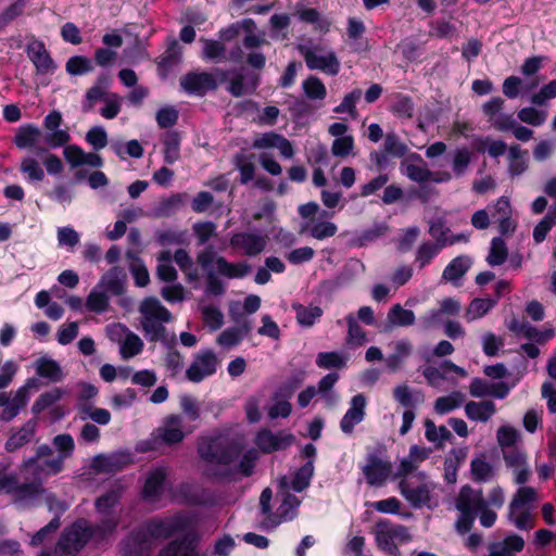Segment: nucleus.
Wrapping results in <instances>:
<instances>
[{
	"mask_svg": "<svg viewBox=\"0 0 556 556\" xmlns=\"http://www.w3.org/2000/svg\"><path fill=\"white\" fill-rule=\"evenodd\" d=\"M18 468L24 482H20L15 473L0 478V491L9 495L15 505L35 507L45 501L49 509L60 506L55 495L43 485L50 477L64 470V465L53 457V448L49 444L38 445L35 454L24 458Z\"/></svg>",
	"mask_w": 556,
	"mask_h": 556,
	"instance_id": "obj_1",
	"label": "nucleus"
},
{
	"mask_svg": "<svg viewBox=\"0 0 556 556\" xmlns=\"http://www.w3.org/2000/svg\"><path fill=\"white\" fill-rule=\"evenodd\" d=\"M140 325L149 342H161L166 348L176 344V334L164 326L173 319L172 313L156 299L147 298L139 305Z\"/></svg>",
	"mask_w": 556,
	"mask_h": 556,
	"instance_id": "obj_2",
	"label": "nucleus"
},
{
	"mask_svg": "<svg viewBox=\"0 0 556 556\" xmlns=\"http://www.w3.org/2000/svg\"><path fill=\"white\" fill-rule=\"evenodd\" d=\"M399 489L404 498L414 508H431L437 505L432 502L431 494L435 489V483L424 471H419L410 478L402 479L399 483Z\"/></svg>",
	"mask_w": 556,
	"mask_h": 556,
	"instance_id": "obj_3",
	"label": "nucleus"
},
{
	"mask_svg": "<svg viewBox=\"0 0 556 556\" xmlns=\"http://www.w3.org/2000/svg\"><path fill=\"white\" fill-rule=\"evenodd\" d=\"M191 519L185 513H177L164 517H153L142 523L152 544L159 539H168L176 534L187 532L191 528Z\"/></svg>",
	"mask_w": 556,
	"mask_h": 556,
	"instance_id": "obj_4",
	"label": "nucleus"
},
{
	"mask_svg": "<svg viewBox=\"0 0 556 556\" xmlns=\"http://www.w3.org/2000/svg\"><path fill=\"white\" fill-rule=\"evenodd\" d=\"M197 263L205 274L213 270L212 266L215 264L217 273L228 279H240L251 273V266L247 262L231 263L224 256H217L212 245L197 254Z\"/></svg>",
	"mask_w": 556,
	"mask_h": 556,
	"instance_id": "obj_5",
	"label": "nucleus"
},
{
	"mask_svg": "<svg viewBox=\"0 0 556 556\" xmlns=\"http://www.w3.org/2000/svg\"><path fill=\"white\" fill-rule=\"evenodd\" d=\"M296 49L309 70L320 71L330 76L339 74L341 64L333 51H327L324 47L313 46L311 42L300 43Z\"/></svg>",
	"mask_w": 556,
	"mask_h": 556,
	"instance_id": "obj_6",
	"label": "nucleus"
},
{
	"mask_svg": "<svg viewBox=\"0 0 556 556\" xmlns=\"http://www.w3.org/2000/svg\"><path fill=\"white\" fill-rule=\"evenodd\" d=\"M40 383L37 378H28L26 382L11 392H0V421L13 420L28 404L30 390L38 389Z\"/></svg>",
	"mask_w": 556,
	"mask_h": 556,
	"instance_id": "obj_7",
	"label": "nucleus"
},
{
	"mask_svg": "<svg viewBox=\"0 0 556 556\" xmlns=\"http://www.w3.org/2000/svg\"><path fill=\"white\" fill-rule=\"evenodd\" d=\"M202 459L211 464L229 465L236 456L228 438L222 433L202 437L198 444Z\"/></svg>",
	"mask_w": 556,
	"mask_h": 556,
	"instance_id": "obj_8",
	"label": "nucleus"
},
{
	"mask_svg": "<svg viewBox=\"0 0 556 556\" xmlns=\"http://www.w3.org/2000/svg\"><path fill=\"white\" fill-rule=\"evenodd\" d=\"M89 539H91L89 523L85 519H79L63 530L55 553L58 556H76Z\"/></svg>",
	"mask_w": 556,
	"mask_h": 556,
	"instance_id": "obj_9",
	"label": "nucleus"
},
{
	"mask_svg": "<svg viewBox=\"0 0 556 556\" xmlns=\"http://www.w3.org/2000/svg\"><path fill=\"white\" fill-rule=\"evenodd\" d=\"M374 534L378 547L394 556H400V551L395 541L399 540L401 542H405L410 539L405 526L393 525L387 519L377 521Z\"/></svg>",
	"mask_w": 556,
	"mask_h": 556,
	"instance_id": "obj_10",
	"label": "nucleus"
},
{
	"mask_svg": "<svg viewBox=\"0 0 556 556\" xmlns=\"http://www.w3.org/2000/svg\"><path fill=\"white\" fill-rule=\"evenodd\" d=\"M219 366V359L212 350L198 352L190 366L186 370V378L193 383H199L213 376Z\"/></svg>",
	"mask_w": 556,
	"mask_h": 556,
	"instance_id": "obj_11",
	"label": "nucleus"
},
{
	"mask_svg": "<svg viewBox=\"0 0 556 556\" xmlns=\"http://www.w3.org/2000/svg\"><path fill=\"white\" fill-rule=\"evenodd\" d=\"M218 81L215 71L213 73L194 71L180 78V87L188 94L203 97L208 91L216 90Z\"/></svg>",
	"mask_w": 556,
	"mask_h": 556,
	"instance_id": "obj_12",
	"label": "nucleus"
},
{
	"mask_svg": "<svg viewBox=\"0 0 556 556\" xmlns=\"http://www.w3.org/2000/svg\"><path fill=\"white\" fill-rule=\"evenodd\" d=\"M230 247L249 257L261 254L267 245V237L257 231H239L230 237Z\"/></svg>",
	"mask_w": 556,
	"mask_h": 556,
	"instance_id": "obj_13",
	"label": "nucleus"
},
{
	"mask_svg": "<svg viewBox=\"0 0 556 556\" xmlns=\"http://www.w3.org/2000/svg\"><path fill=\"white\" fill-rule=\"evenodd\" d=\"M219 83L228 81L227 90L233 97H242L253 92L257 87V78L248 76L239 71L215 68Z\"/></svg>",
	"mask_w": 556,
	"mask_h": 556,
	"instance_id": "obj_14",
	"label": "nucleus"
},
{
	"mask_svg": "<svg viewBox=\"0 0 556 556\" xmlns=\"http://www.w3.org/2000/svg\"><path fill=\"white\" fill-rule=\"evenodd\" d=\"M392 471L390 462L383 459L378 453H369L362 472L366 482L371 486H382Z\"/></svg>",
	"mask_w": 556,
	"mask_h": 556,
	"instance_id": "obj_15",
	"label": "nucleus"
},
{
	"mask_svg": "<svg viewBox=\"0 0 556 556\" xmlns=\"http://www.w3.org/2000/svg\"><path fill=\"white\" fill-rule=\"evenodd\" d=\"M294 435L286 430L273 432L269 429L260 430L254 439L255 445L264 454L282 451L291 446Z\"/></svg>",
	"mask_w": 556,
	"mask_h": 556,
	"instance_id": "obj_16",
	"label": "nucleus"
},
{
	"mask_svg": "<svg viewBox=\"0 0 556 556\" xmlns=\"http://www.w3.org/2000/svg\"><path fill=\"white\" fill-rule=\"evenodd\" d=\"M199 535L188 530L182 538L167 543L157 556H204L199 551Z\"/></svg>",
	"mask_w": 556,
	"mask_h": 556,
	"instance_id": "obj_17",
	"label": "nucleus"
},
{
	"mask_svg": "<svg viewBox=\"0 0 556 556\" xmlns=\"http://www.w3.org/2000/svg\"><path fill=\"white\" fill-rule=\"evenodd\" d=\"M503 458L506 466L513 470L517 484H523L529 480L531 470L527 463V454L521 446L505 448Z\"/></svg>",
	"mask_w": 556,
	"mask_h": 556,
	"instance_id": "obj_18",
	"label": "nucleus"
},
{
	"mask_svg": "<svg viewBox=\"0 0 556 556\" xmlns=\"http://www.w3.org/2000/svg\"><path fill=\"white\" fill-rule=\"evenodd\" d=\"M153 544L141 526L132 530L122 542V552L124 556H149Z\"/></svg>",
	"mask_w": 556,
	"mask_h": 556,
	"instance_id": "obj_19",
	"label": "nucleus"
},
{
	"mask_svg": "<svg viewBox=\"0 0 556 556\" xmlns=\"http://www.w3.org/2000/svg\"><path fill=\"white\" fill-rule=\"evenodd\" d=\"M26 53L38 74H52L56 70L55 62L41 40L29 42L26 47Z\"/></svg>",
	"mask_w": 556,
	"mask_h": 556,
	"instance_id": "obj_20",
	"label": "nucleus"
},
{
	"mask_svg": "<svg viewBox=\"0 0 556 556\" xmlns=\"http://www.w3.org/2000/svg\"><path fill=\"white\" fill-rule=\"evenodd\" d=\"M62 115L59 111L50 112L43 119V126L50 132L45 136L48 147L56 149L68 143L71 136L67 130L60 129Z\"/></svg>",
	"mask_w": 556,
	"mask_h": 556,
	"instance_id": "obj_21",
	"label": "nucleus"
},
{
	"mask_svg": "<svg viewBox=\"0 0 556 556\" xmlns=\"http://www.w3.org/2000/svg\"><path fill=\"white\" fill-rule=\"evenodd\" d=\"M366 397L359 393L354 395L350 402V408L340 420V429L345 434H352L354 427L365 418Z\"/></svg>",
	"mask_w": 556,
	"mask_h": 556,
	"instance_id": "obj_22",
	"label": "nucleus"
},
{
	"mask_svg": "<svg viewBox=\"0 0 556 556\" xmlns=\"http://www.w3.org/2000/svg\"><path fill=\"white\" fill-rule=\"evenodd\" d=\"M182 424L184 419L180 415H168L165 417L163 425L156 429V437L167 445L178 444L186 435Z\"/></svg>",
	"mask_w": 556,
	"mask_h": 556,
	"instance_id": "obj_23",
	"label": "nucleus"
},
{
	"mask_svg": "<svg viewBox=\"0 0 556 556\" xmlns=\"http://www.w3.org/2000/svg\"><path fill=\"white\" fill-rule=\"evenodd\" d=\"M510 391L506 382H489L481 378H473L469 384V393L473 397L492 396L495 399H505Z\"/></svg>",
	"mask_w": 556,
	"mask_h": 556,
	"instance_id": "obj_24",
	"label": "nucleus"
},
{
	"mask_svg": "<svg viewBox=\"0 0 556 556\" xmlns=\"http://www.w3.org/2000/svg\"><path fill=\"white\" fill-rule=\"evenodd\" d=\"M484 506H486V503L481 489L475 490L469 485H465L460 489L456 500V508L458 511H468L477 516Z\"/></svg>",
	"mask_w": 556,
	"mask_h": 556,
	"instance_id": "obj_25",
	"label": "nucleus"
},
{
	"mask_svg": "<svg viewBox=\"0 0 556 556\" xmlns=\"http://www.w3.org/2000/svg\"><path fill=\"white\" fill-rule=\"evenodd\" d=\"M127 275L125 270L119 266H113L102 275L97 285L106 293L118 296L124 293Z\"/></svg>",
	"mask_w": 556,
	"mask_h": 556,
	"instance_id": "obj_26",
	"label": "nucleus"
},
{
	"mask_svg": "<svg viewBox=\"0 0 556 556\" xmlns=\"http://www.w3.org/2000/svg\"><path fill=\"white\" fill-rule=\"evenodd\" d=\"M37 421L29 419L22 427L12 430L8 438L4 448L7 452L13 453L31 442L36 434Z\"/></svg>",
	"mask_w": 556,
	"mask_h": 556,
	"instance_id": "obj_27",
	"label": "nucleus"
},
{
	"mask_svg": "<svg viewBox=\"0 0 556 556\" xmlns=\"http://www.w3.org/2000/svg\"><path fill=\"white\" fill-rule=\"evenodd\" d=\"M300 503V500L295 495L286 493L280 506L277 509L276 517H270V522H264V529H274L282 521H289L295 518Z\"/></svg>",
	"mask_w": 556,
	"mask_h": 556,
	"instance_id": "obj_28",
	"label": "nucleus"
},
{
	"mask_svg": "<svg viewBox=\"0 0 556 556\" xmlns=\"http://www.w3.org/2000/svg\"><path fill=\"white\" fill-rule=\"evenodd\" d=\"M252 328V321L243 319L237 326L222 331L217 338V343L225 349L235 348L251 332Z\"/></svg>",
	"mask_w": 556,
	"mask_h": 556,
	"instance_id": "obj_29",
	"label": "nucleus"
},
{
	"mask_svg": "<svg viewBox=\"0 0 556 556\" xmlns=\"http://www.w3.org/2000/svg\"><path fill=\"white\" fill-rule=\"evenodd\" d=\"M167 477V469L159 467L152 470L144 482L142 497L146 501L154 502L160 498L164 490V482Z\"/></svg>",
	"mask_w": 556,
	"mask_h": 556,
	"instance_id": "obj_30",
	"label": "nucleus"
},
{
	"mask_svg": "<svg viewBox=\"0 0 556 556\" xmlns=\"http://www.w3.org/2000/svg\"><path fill=\"white\" fill-rule=\"evenodd\" d=\"M525 547V540L518 534L507 535L489 546V556H516Z\"/></svg>",
	"mask_w": 556,
	"mask_h": 556,
	"instance_id": "obj_31",
	"label": "nucleus"
},
{
	"mask_svg": "<svg viewBox=\"0 0 556 556\" xmlns=\"http://www.w3.org/2000/svg\"><path fill=\"white\" fill-rule=\"evenodd\" d=\"M37 376L47 379L49 382H60L64 378L63 370L59 363L49 357H40L35 362Z\"/></svg>",
	"mask_w": 556,
	"mask_h": 556,
	"instance_id": "obj_32",
	"label": "nucleus"
},
{
	"mask_svg": "<svg viewBox=\"0 0 556 556\" xmlns=\"http://www.w3.org/2000/svg\"><path fill=\"white\" fill-rule=\"evenodd\" d=\"M181 47L176 39H172L165 52L159 58L157 67L161 74L166 76L169 71L181 62Z\"/></svg>",
	"mask_w": 556,
	"mask_h": 556,
	"instance_id": "obj_33",
	"label": "nucleus"
},
{
	"mask_svg": "<svg viewBox=\"0 0 556 556\" xmlns=\"http://www.w3.org/2000/svg\"><path fill=\"white\" fill-rule=\"evenodd\" d=\"M495 412V404L489 400L481 402L470 401L465 405L466 416L475 421L486 422Z\"/></svg>",
	"mask_w": 556,
	"mask_h": 556,
	"instance_id": "obj_34",
	"label": "nucleus"
},
{
	"mask_svg": "<svg viewBox=\"0 0 556 556\" xmlns=\"http://www.w3.org/2000/svg\"><path fill=\"white\" fill-rule=\"evenodd\" d=\"M124 492L121 484H116L96 500L94 506L101 515H115L112 508L117 505Z\"/></svg>",
	"mask_w": 556,
	"mask_h": 556,
	"instance_id": "obj_35",
	"label": "nucleus"
},
{
	"mask_svg": "<svg viewBox=\"0 0 556 556\" xmlns=\"http://www.w3.org/2000/svg\"><path fill=\"white\" fill-rule=\"evenodd\" d=\"M41 130L34 124H26L17 128L13 142L18 149L34 147L41 137Z\"/></svg>",
	"mask_w": 556,
	"mask_h": 556,
	"instance_id": "obj_36",
	"label": "nucleus"
},
{
	"mask_svg": "<svg viewBox=\"0 0 556 556\" xmlns=\"http://www.w3.org/2000/svg\"><path fill=\"white\" fill-rule=\"evenodd\" d=\"M415 313L410 309H405L399 303L392 305L387 314V323L389 328L408 327L415 324Z\"/></svg>",
	"mask_w": 556,
	"mask_h": 556,
	"instance_id": "obj_37",
	"label": "nucleus"
},
{
	"mask_svg": "<svg viewBox=\"0 0 556 556\" xmlns=\"http://www.w3.org/2000/svg\"><path fill=\"white\" fill-rule=\"evenodd\" d=\"M443 248H445L443 241H440V243L430 240L424 241L417 248L415 263L420 269H422L432 262Z\"/></svg>",
	"mask_w": 556,
	"mask_h": 556,
	"instance_id": "obj_38",
	"label": "nucleus"
},
{
	"mask_svg": "<svg viewBox=\"0 0 556 556\" xmlns=\"http://www.w3.org/2000/svg\"><path fill=\"white\" fill-rule=\"evenodd\" d=\"M495 305L496 300L476 298L467 306L464 317L468 323H471L485 316Z\"/></svg>",
	"mask_w": 556,
	"mask_h": 556,
	"instance_id": "obj_39",
	"label": "nucleus"
},
{
	"mask_svg": "<svg viewBox=\"0 0 556 556\" xmlns=\"http://www.w3.org/2000/svg\"><path fill=\"white\" fill-rule=\"evenodd\" d=\"M52 445L56 450V454L53 453V457L64 465L65 460L71 458L74 454L75 442L71 434L62 433L58 434L52 439Z\"/></svg>",
	"mask_w": 556,
	"mask_h": 556,
	"instance_id": "obj_40",
	"label": "nucleus"
},
{
	"mask_svg": "<svg viewBox=\"0 0 556 556\" xmlns=\"http://www.w3.org/2000/svg\"><path fill=\"white\" fill-rule=\"evenodd\" d=\"M413 344L407 339L395 342L394 352L386 358L387 366L390 370L395 371L401 364L412 354Z\"/></svg>",
	"mask_w": 556,
	"mask_h": 556,
	"instance_id": "obj_41",
	"label": "nucleus"
},
{
	"mask_svg": "<svg viewBox=\"0 0 556 556\" xmlns=\"http://www.w3.org/2000/svg\"><path fill=\"white\" fill-rule=\"evenodd\" d=\"M292 308L295 312L296 321L303 327H312L324 313L319 306H305L300 303H293Z\"/></svg>",
	"mask_w": 556,
	"mask_h": 556,
	"instance_id": "obj_42",
	"label": "nucleus"
},
{
	"mask_svg": "<svg viewBox=\"0 0 556 556\" xmlns=\"http://www.w3.org/2000/svg\"><path fill=\"white\" fill-rule=\"evenodd\" d=\"M164 162L173 164L180 157V136L177 131H168L163 136Z\"/></svg>",
	"mask_w": 556,
	"mask_h": 556,
	"instance_id": "obj_43",
	"label": "nucleus"
},
{
	"mask_svg": "<svg viewBox=\"0 0 556 556\" xmlns=\"http://www.w3.org/2000/svg\"><path fill=\"white\" fill-rule=\"evenodd\" d=\"M65 394L61 388H54L47 392L41 393L31 406V413L39 415L43 410L53 407Z\"/></svg>",
	"mask_w": 556,
	"mask_h": 556,
	"instance_id": "obj_44",
	"label": "nucleus"
},
{
	"mask_svg": "<svg viewBox=\"0 0 556 556\" xmlns=\"http://www.w3.org/2000/svg\"><path fill=\"white\" fill-rule=\"evenodd\" d=\"M125 465L124 456L113 454L110 456L97 455L93 457L91 467L99 472H113L121 470Z\"/></svg>",
	"mask_w": 556,
	"mask_h": 556,
	"instance_id": "obj_45",
	"label": "nucleus"
},
{
	"mask_svg": "<svg viewBox=\"0 0 556 556\" xmlns=\"http://www.w3.org/2000/svg\"><path fill=\"white\" fill-rule=\"evenodd\" d=\"M102 520L96 526L89 525L91 532V539L104 540L108 535H111L119 523L118 515H102Z\"/></svg>",
	"mask_w": 556,
	"mask_h": 556,
	"instance_id": "obj_46",
	"label": "nucleus"
},
{
	"mask_svg": "<svg viewBox=\"0 0 556 556\" xmlns=\"http://www.w3.org/2000/svg\"><path fill=\"white\" fill-rule=\"evenodd\" d=\"M109 293L98 285L90 291L86 300V307L89 312L102 314L108 311L110 305Z\"/></svg>",
	"mask_w": 556,
	"mask_h": 556,
	"instance_id": "obj_47",
	"label": "nucleus"
},
{
	"mask_svg": "<svg viewBox=\"0 0 556 556\" xmlns=\"http://www.w3.org/2000/svg\"><path fill=\"white\" fill-rule=\"evenodd\" d=\"M348 325L346 344L358 348L367 342L366 332L359 326L353 314H349L344 318Z\"/></svg>",
	"mask_w": 556,
	"mask_h": 556,
	"instance_id": "obj_48",
	"label": "nucleus"
},
{
	"mask_svg": "<svg viewBox=\"0 0 556 556\" xmlns=\"http://www.w3.org/2000/svg\"><path fill=\"white\" fill-rule=\"evenodd\" d=\"M470 264L469 257L457 256L444 268L442 278L447 281H456L465 275Z\"/></svg>",
	"mask_w": 556,
	"mask_h": 556,
	"instance_id": "obj_49",
	"label": "nucleus"
},
{
	"mask_svg": "<svg viewBox=\"0 0 556 556\" xmlns=\"http://www.w3.org/2000/svg\"><path fill=\"white\" fill-rule=\"evenodd\" d=\"M465 401V395L459 391H454L445 396H440L434 402V410L439 415L447 414L459 407Z\"/></svg>",
	"mask_w": 556,
	"mask_h": 556,
	"instance_id": "obj_50",
	"label": "nucleus"
},
{
	"mask_svg": "<svg viewBox=\"0 0 556 556\" xmlns=\"http://www.w3.org/2000/svg\"><path fill=\"white\" fill-rule=\"evenodd\" d=\"M466 452L463 450H452L450 457L444 463V479L447 483H455L457 480V470L465 460Z\"/></svg>",
	"mask_w": 556,
	"mask_h": 556,
	"instance_id": "obj_51",
	"label": "nucleus"
},
{
	"mask_svg": "<svg viewBox=\"0 0 556 556\" xmlns=\"http://www.w3.org/2000/svg\"><path fill=\"white\" fill-rule=\"evenodd\" d=\"M296 16L301 22L314 25L316 29L328 30L329 28V22L321 17V14L317 9L298 7Z\"/></svg>",
	"mask_w": 556,
	"mask_h": 556,
	"instance_id": "obj_52",
	"label": "nucleus"
},
{
	"mask_svg": "<svg viewBox=\"0 0 556 556\" xmlns=\"http://www.w3.org/2000/svg\"><path fill=\"white\" fill-rule=\"evenodd\" d=\"M508 517L519 530H530L534 527L531 507H517L515 510L509 506Z\"/></svg>",
	"mask_w": 556,
	"mask_h": 556,
	"instance_id": "obj_53",
	"label": "nucleus"
},
{
	"mask_svg": "<svg viewBox=\"0 0 556 556\" xmlns=\"http://www.w3.org/2000/svg\"><path fill=\"white\" fill-rule=\"evenodd\" d=\"M127 257L131 260L129 270L134 277L135 283L138 287H146L150 282L149 271L141 258L132 252H127Z\"/></svg>",
	"mask_w": 556,
	"mask_h": 556,
	"instance_id": "obj_54",
	"label": "nucleus"
},
{
	"mask_svg": "<svg viewBox=\"0 0 556 556\" xmlns=\"http://www.w3.org/2000/svg\"><path fill=\"white\" fill-rule=\"evenodd\" d=\"M313 475L314 462L308 460L294 473L291 481V488L296 492H302L309 485Z\"/></svg>",
	"mask_w": 556,
	"mask_h": 556,
	"instance_id": "obj_55",
	"label": "nucleus"
},
{
	"mask_svg": "<svg viewBox=\"0 0 556 556\" xmlns=\"http://www.w3.org/2000/svg\"><path fill=\"white\" fill-rule=\"evenodd\" d=\"M383 150L392 157H403L408 152L407 144L393 131L384 136Z\"/></svg>",
	"mask_w": 556,
	"mask_h": 556,
	"instance_id": "obj_56",
	"label": "nucleus"
},
{
	"mask_svg": "<svg viewBox=\"0 0 556 556\" xmlns=\"http://www.w3.org/2000/svg\"><path fill=\"white\" fill-rule=\"evenodd\" d=\"M252 156L238 153L235 156V166L240 173V182L247 185L252 181L255 175V165L251 161Z\"/></svg>",
	"mask_w": 556,
	"mask_h": 556,
	"instance_id": "obj_57",
	"label": "nucleus"
},
{
	"mask_svg": "<svg viewBox=\"0 0 556 556\" xmlns=\"http://www.w3.org/2000/svg\"><path fill=\"white\" fill-rule=\"evenodd\" d=\"M363 91L359 88H355L351 92L346 93L339 105L333 109L337 114L348 113L352 118L357 117L356 103L362 98Z\"/></svg>",
	"mask_w": 556,
	"mask_h": 556,
	"instance_id": "obj_58",
	"label": "nucleus"
},
{
	"mask_svg": "<svg viewBox=\"0 0 556 556\" xmlns=\"http://www.w3.org/2000/svg\"><path fill=\"white\" fill-rule=\"evenodd\" d=\"M305 96L309 100H324L327 96V89L320 78L309 76L302 83Z\"/></svg>",
	"mask_w": 556,
	"mask_h": 556,
	"instance_id": "obj_59",
	"label": "nucleus"
},
{
	"mask_svg": "<svg viewBox=\"0 0 556 556\" xmlns=\"http://www.w3.org/2000/svg\"><path fill=\"white\" fill-rule=\"evenodd\" d=\"M20 170L29 182L41 181L45 178L43 168L38 161L30 156L22 160Z\"/></svg>",
	"mask_w": 556,
	"mask_h": 556,
	"instance_id": "obj_60",
	"label": "nucleus"
},
{
	"mask_svg": "<svg viewBox=\"0 0 556 556\" xmlns=\"http://www.w3.org/2000/svg\"><path fill=\"white\" fill-rule=\"evenodd\" d=\"M470 470L472 479L477 482H489L495 475L493 466L481 458H475L471 460Z\"/></svg>",
	"mask_w": 556,
	"mask_h": 556,
	"instance_id": "obj_61",
	"label": "nucleus"
},
{
	"mask_svg": "<svg viewBox=\"0 0 556 556\" xmlns=\"http://www.w3.org/2000/svg\"><path fill=\"white\" fill-rule=\"evenodd\" d=\"M471 152L468 148H458L454 151L452 157V170L455 177H462L466 174L471 162Z\"/></svg>",
	"mask_w": 556,
	"mask_h": 556,
	"instance_id": "obj_62",
	"label": "nucleus"
},
{
	"mask_svg": "<svg viewBox=\"0 0 556 556\" xmlns=\"http://www.w3.org/2000/svg\"><path fill=\"white\" fill-rule=\"evenodd\" d=\"M303 230H306L314 239L324 240L333 237L338 231V227L331 222H317L306 225Z\"/></svg>",
	"mask_w": 556,
	"mask_h": 556,
	"instance_id": "obj_63",
	"label": "nucleus"
},
{
	"mask_svg": "<svg viewBox=\"0 0 556 556\" xmlns=\"http://www.w3.org/2000/svg\"><path fill=\"white\" fill-rule=\"evenodd\" d=\"M142 349L143 342L139 336L134 332H128L121 344L119 352L124 359H128L140 354Z\"/></svg>",
	"mask_w": 556,
	"mask_h": 556,
	"instance_id": "obj_64",
	"label": "nucleus"
}]
</instances>
